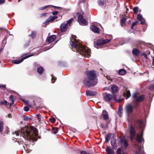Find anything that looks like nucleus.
<instances>
[{
  "mask_svg": "<svg viewBox=\"0 0 154 154\" xmlns=\"http://www.w3.org/2000/svg\"><path fill=\"white\" fill-rule=\"evenodd\" d=\"M75 35H72L70 44L72 47L73 51L80 52L86 58H88L90 56L91 50L88 48L84 46L76 38Z\"/></svg>",
  "mask_w": 154,
  "mask_h": 154,
  "instance_id": "obj_1",
  "label": "nucleus"
},
{
  "mask_svg": "<svg viewBox=\"0 0 154 154\" xmlns=\"http://www.w3.org/2000/svg\"><path fill=\"white\" fill-rule=\"evenodd\" d=\"M87 74L88 78L85 79L84 80V84L88 87L95 85L97 83V81L94 80L96 77L95 71H88L87 72Z\"/></svg>",
  "mask_w": 154,
  "mask_h": 154,
  "instance_id": "obj_2",
  "label": "nucleus"
},
{
  "mask_svg": "<svg viewBox=\"0 0 154 154\" xmlns=\"http://www.w3.org/2000/svg\"><path fill=\"white\" fill-rule=\"evenodd\" d=\"M12 134H15L16 137L18 136L20 134H21L22 137L27 140H28L29 139H31L33 137L32 136V133L29 132V129H27V127H25L24 128L22 129L21 131H15L14 132L12 133Z\"/></svg>",
  "mask_w": 154,
  "mask_h": 154,
  "instance_id": "obj_3",
  "label": "nucleus"
},
{
  "mask_svg": "<svg viewBox=\"0 0 154 154\" xmlns=\"http://www.w3.org/2000/svg\"><path fill=\"white\" fill-rule=\"evenodd\" d=\"M137 123L139 125L140 127L142 128V132L141 134L140 135L138 134L136 136V140L137 141L139 142H141L143 140V128L144 127V124L143 123L142 121L141 120H138L137 121Z\"/></svg>",
  "mask_w": 154,
  "mask_h": 154,
  "instance_id": "obj_4",
  "label": "nucleus"
},
{
  "mask_svg": "<svg viewBox=\"0 0 154 154\" xmlns=\"http://www.w3.org/2000/svg\"><path fill=\"white\" fill-rule=\"evenodd\" d=\"M103 97L105 100L107 102H109L113 100V96L115 95V94H111L106 93H104L103 94Z\"/></svg>",
  "mask_w": 154,
  "mask_h": 154,
  "instance_id": "obj_5",
  "label": "nucleus"
},
{
  "mask_svg": "<svg viewBox=\"0 0 154 154\" xmlns=\"http://www.w3.org/2000/svg\"><path fill=\"white\" fill-rule=\"evenodd\" d=\"M133 97L134 100L137 102L141 101L144 99V96L143 95L137 96V93H135L133 95Z\"/></svg>",
  "mask_w": 154,
  "mask_h": 154,
  "instance_id": "obj_6",
  "label": "nucleus"
},
{
  "mask_svg": "<svg viewBox=\"0 0 154 154\" xmlns=\"http://www.w3.org/2000/svg\"><path fill=\"white\" fill-rule=\"evenodd\" d=\"M77 16L78 18V20H80L82 24V25H86L88 23L86 20L83 17L82 15L80 13L77 14Z\"/></svg>",
  "mask_w": 154,
  "mask_h": 154,
  "instance_id": "obj_7",
  "label": "nucleus"
},
{
  "mask_svg": "<svg viewBox=\"0 0 154 154\" xmlns=\"http://www.w3.org/2000/svg\"><path fill=\"white\" fill-rule=\"evenodd\" d=\"M111 39H106L105 40L99 39L97 41V45L98 46H100L109 42Z\"/></svg>",
  "mask_w": 154,
  "mask_h": 154,
  "instance_id": "obj_8",
  "label": "nucleus"
},
{
  "mask_svg": "<svg viewBox=\"0 0 154 154\" xmlns=\"http://www.w3.org/2000/svg\"><path fill=\"white\" fill-rule=\"evenodd\" d=\"M33 56V55L32 54H30L29 55L26 56L24 57H23V58H21V59L18 60H13L12 61V63H13L15 64H18L19 63H21L24 60L26 59L29 57H30L31 56Z\"/></svg>",
  "mask_w": 154,
  "mask_h": 154,
  "instance_id": "obj_9",
  "label": "nucleus"
},
{
  "mask_svg": "<svg viewBox=\"0 0 154 154\" xmlns=\"http://www.w3.org/2000/svg\"><path fill=\"white\" fill-rule=\"evenodd\" d=\"M57 18L58 17L56 16H51L46 20V21L43 23V24L46 25L49 22H53L55 20L57 19Z\"/></svg>",
  "mask_w": 154,
  "mask_h": 154,
  "instance_id": "obj_10",
  "label": "nucleus"
},
{
  "mask_svg": "<svg viewBox=\"0 0 154 154\" xmlns=\"http://www.w3.org/2000/svg\"><path fill=\"white\" fill-rule=\"evenodd\" d=\"M130 133L131 135L130 139L131 140H133V138L134 137L136 133L135 128L132 126H131V127Z\"/></svg>",
  "mask_w": 154,
  "mask_h": 154,
  "instance_id": "obj_11",
  "label": "nucleus"
},
{
  "mask_svg": "<svg viewBox=\"0 0 154 154\" xmlns=\"http://www.w3.org/2000/svg\"><path fill=\"white\" fill-rule=\"evenodd\" d=\"M133 107L130 104H127L125 107V109L128 115L131 113L133 111Z\"/></svg>",
  "mask_w": 154,
  "mask_h": 154,
  "instance_id": "obj_12",
  "label": "nucleus"
},
{
  "mask_svg": "<svg viewBox=\"0 0 154 154\" xmlns=\"http://www.w3.org/2000/svg\"><path fill=\"white\" fill-rule=\"evenodd\" d=\"M56 38V35H51V36L47 37V41L49 44L53 42Z\"/></svg>",
  "mask_w": 154,
  "mask_h": 154,
  "instance_id": "obj_13",
  "label": "nucleus"
},
{
  "mask_svg": "<svg viewBox=\"0 0 154 154\" xmlns=\"http://www.w3.org/2000/svg\"><path fill=\"white\" fill-rule=\"evenodd\" d=\"M91 29L94 32L99 33V29L97 26L94 25H91L90 27Z\"/></svg>",
  "mask_w": 154,
  "mask_h": 154,
  "instance_id": "obj_14",
  "label": "nucleus"
},
{
  "mask_svg": "<svg viewBox=\"0 0 154 154\" xmlns=\"http://www.w3.org/2000/svg\"><path fill=\"white\" fill-rule=\"evenodd\" d=\"M122 146H125V148L128 146L127 140L124 138H123L120 140Z\"/></svg>",
  "mask_w": 154,
  "mask_h": 154,
  "instance_id": "obj_15",
  "label": "nucleus"
},
{
  "mask_svg": "<svg viewBox=\"0 0 154 154\" xmlns=\"http://www.w3.org/2000/svg\"><path fill=\"white\" fill-rule=\"evenodd\" d=\"M112 137H113V136H112ZM111 143L112 148L113 149L116 148L117 146L116 144V139H115V138L113 137V138L112 139H111Z\"/></svg>",
  "mask_w": 154,
  "mask_h": 154,
  "instance_id": "obj_16",
  "label": "nucleus"
},
{
  "mask_svg": "<svg viewBox=\"0 0 154 154\" xmlns=\"http://www.w3.org/2000/svg\"><path fill=\"white\" fill-rule=\"evenodd\" d=\"M68 25L66 23L62 24L60 26L61 31L62 32L66 31L67 29Z\"/></svg>",
  "mask_w": 154,
  "mask_h": 154,
  "instance_id": "obj_17",
  "label": "nucleus"
},
{
  "mask_svg": "<svg viewBox=\"0 0 154 154\" xmlns=\"http://www.w3.org/2000/svg\"><path fill=\"white\" fill-rule=\"evenodd\" d=\"M86 93L87 95L91 96H94L97 94L96 92L90 91H87Z\"/></svg>",
  "mask_w": 154,
  "mask_h": 154,
  "instance_id": "obj_18",
  "label": "nucleus"
},
{
  "mask_svg": "<svg viewBox=\"0 0 154 154\" xmlns=\"http://www.w3.org/2000/svg\"><path fill=\"white\" fill-rule=\"evenodd\" d=\"M102 115L103 116L104 119L105 120H107L109 118L108 112L106 110H103V111Z\"/></svg>",
  "mask_w": 154,
  "mask_h": 154,
  "instance_id": "obj_19",
  "label": "nucleus"
},
{
  "mask_svg": "<svg viewBox=\"0 0 154 154\" xmlns=\"http://www.w3.org/2000/svg\"><path fill=\"white\" fill-rule=\"evenodd\" d=\"M140 51L137 48H134L132 51L133 54L136 56H138L140 54Z\"/></svg>",
  "mask_w": 154,
  "mask_h": 154,
  "instance_id": "obj_20",
  "label": "nucleus"
},
{
  "mask_svg": "<svg viewBox=\"0 0 154 154\" xmlns=\"http://www.w3.org/2000/svg\"><path fill=\"white\" fill-rule=\"evenodd\" d=\"M106 151L108 154H114V151L111 149L108 146L106 149Z\"/></svg>",
  "mask_w": 154,
  "mask_h": 154,
  "instance_id": "obj_21",
  "label": "nucleus"
},
{
  "mask_svg": "<svg viewBox=\"0 0 154 154\" xmlns=\"http://www.w3.org/2000/svg\"><path fill=\"white\" fill-rule=\"evenodd\" d=\"M111 89L112 92L115 93L118 90L119 87L116 85H113L111 87Z\"/></svg>",
  "mask_w": 154,
  "mask_h": 154,
  "instance_id": "obj_22",
  "label": "nucleus"
},
{
  "mask_svg": "<svg viewBox=\"0 0 154 154\" xmlns=\"http://www.w3.org/2000/svg\"><path fill=\"white\" fill-rule=\"evenodd\" d=\"M124 94L125 95L127 96V99L129 98L131 96L130 91L129 90H127L124 93Z\"/></svg>",
  "mask_w": 154,
  "mask_h": 154,
  "instance_id": "obj_23",
  "label": "nucleus"
},
{
  "mask_svg": "<svg viewBox=\"0 0 154 154\" xmlns=\"http://www.w3.org/2000/svg\"><path fill=\"white\" fill-rule=\"evenodd\" d=\"M123 110L121 107H119V108L118 113V115L120 117H122V116L123 112Z\"/></svg>",
  "mask_w": 154,
  "mask_h": 154,
  "instance_id": "obj_24",
  "label": "nucleus"
},
{
  "mask_svg": "<svg viewBox=\"0 0 154 154\" xmlns=\"http://www.w3.org/2000/svg\"><path fill=\"white\" fill-rule=\"evenodd\" d=\"M119 74L121 75H124L126 73V71L124 69H122L119 70Z\"/></svg>",
  "mask_w": 154,
  "mask_h": 154,
  "instance_id": "obj_25",
  "label": "nucleus"
},
{
  "mask_svg": "<svg viewBox=\"0 0 154 154\" xmlns=\"http://www.w3.org/2000/svg\"><path fill=\"white\" fill-rule=\"evenodd\" d=\"M126 19V18L123 17L121 20L120 23L122 26H123L125 25Z\"/></svg>",
  "mask_w": 154,
  "mask_h": 154,
  "instance_id": "obj_26",
  "label": "nucleus"
},
{
  "mask_svg": "<svg viewBox=\"0 0 154 154\" xmlns=\"http://www.w3.org/2000/svg\"><path fill=\"white\" fill-rule=\"evenodd\" d=\"M43 71V68L42 67L38 68L37 70V71L39 74H42Z\"/></svg>",
  "mask_w": 154,
  "mask_h": 154,
  "instance_id": "obj_27",
  "label": "nucleus"
},
{
  "mask_svg": "<svg viewBox=\"0 0 154 154\" xmlns=\"http://www.w3.org/2000/svg\"><path fill=\"white\" fill-rule=\"evenodd\" d=\"M113 100L118 103H120L122 100V99H121L117 100L116 99V94H115V95L113 96Z\"/></svg>",
  "mask_w": 154,
  "mask_h": 154,
  "instance_id": "obj_28",
  "label": "nucleus"
},
{
  "mask_svg": "<svg viewBox=\"0 0 154 154\" xmlns=\"http://www.w3.org/2000/svg\"><path fill=\"white\" fill-rule=\"evenodd\" d=\"M137 18V19L140 21H141L143 19V18L142 15L140 14L138 15Z\"/></svg>",
  "mask_w": 154,
  "mask_h": 154,
  "instance_id": "obj_29",
  "label": "nucleus"
},
{
  "mask_svg": "<svg viewBox=\"0 0 154 154\" xmlns=\"http://www.w3.org/2000/svg\"><path fill=\"white\" fill-rule=\"evenodd\" d=\"M138 8L137 7H134L133 9V11L135 14H136L138 13Z\"/></svg>",
  "mask_w": 154,
  "mask_h": 154,
  "instance_id": "obj_30",
  "label": "nucleus"
},
{
  "mask_svg": "<svg viewBox=\"0 0 154 154\" xmlns=\"http://www.w3.org/2000/svg\"><path fill=\"white\" fill-rule=\"evenodd\" d=\"M117 154H123L120 148H119L117 150Z\"/></svg>",
  "mask_w": 154,
  "mask_h": 154,
  "instance_id": "obj_31",
  "label": "nucleus"
},
{
  "mask_svg": "<svg viewBox=\"0 0 154 154\" xmlns=\"http://www.w3.org/2000/svg\"><path fill=\"white\" fill-rule=\"evenodd\" d=\"M1 104L2 105L4 104L5 105V106H6L8 105V103L7 102V101L4 100L3 101H2L1 102Z\"/></svg>",
  "mask_w": 154,
  "mask_h": 154,
  "instance_id": "obj_32",
  "label": "nucleus"
},
{
  "mask_svg": "<svg viewBox=\"0 0 154 154\" xmlns=\"http://www.w3.org/2000/svg\"><path fill=\"white\" fill-rule=\"evenodd\" d=\"M50 6H51V5H47V6H44L40 8L39 10H44Z\"/></svg>",
  "mask_w": 154,
  "mask_h": 154,
  "instance_id": "obj_33",
  "label": "nucleus"
},
{
  "mask_svg": "<svg viewBox=\"0 0 154 154\" xmlns=\"http://www.w3.org/2000/svg\"><path fill=\"white\" fill-rule=\"evenodd\" d=\"M36 35V32H32L31 34L30 35V36L32 37V38H34L35 37V36Z\"/></svg>",
  "mask_w": 154,
  "mask_h": 154,
  "instance_id": "obj_34",
  "label": "nucleus"
},
{
  "mask_svg": "<svg viewBox=\"0 0 154 154\" xmlns=\"http://www.w3.org/2000/svg\"><path fill=\"white\" fill-rule=\"evenodd\" d=\"M58 128H53V131L55 134H56Z\"/></svg>",
  "mask_w": 154,
  "mask_h": 154,
  "instance_id": "obj_35",
  "label": "nucleus"
},
{
  "mask_svg": "<svg viewBox=\"0 0 154 154\" xmlns=\"http://www.w3.org/2000/svg\"><path fill=\"white\" fill-rule=\"evenodd\" d=\"M73 20V18H71L67 21V23L69 25V26H71L70 23H71L72 21Z\"/></svg>",
  "mask_w": 154,
  "mask_h": 154,
  "instance_id": "obj_36",
  "label": "nucleus"
},
{
  "mask_svg": "<svg viewBox=\"0 0 154 154\" xmlns=\"http://www.w3.org/2000/svg\"><path fill=\"white\" fill-rule=\"evenodd\" d=\"M149 89L150 90H154V84L152 85L149 87Z\"/></svg>",
  "mask_w": 154,
  "mask_h": 154,
  "instance_id": "obj_37",
  "label": "nucleus"
},
{
  "mask_svg": "<svg viewBox=\"0 0 154 154\" xmlns=\"http://www.w3.org/2000/svg\"><path fill=\"white\" fill-rule=\"evenodd\" d=\"M10 98L11 100L12 101V103H10V106H11L13 104V103L14 102V100H14L13 97L11 95V96H10Z\"/></svg>",
  "mask_w": 154,
  "mask_h": 154,
  "instance_id": "obj_38",
  "label": "nucleus"
},
{
  "mask_svg": "<svg viewBox=\"0 0 154 154\" xmlns=\"http://www.w3.org/2000/svg\"><path fill=\"white\" fill-rule=\"evenodd\" d=\"M3 128V125L2 122H0V133L2 132Z\"/></svg>",
  "mask_w": 154,
  "mask_h": 154,
  "instance_id": "obj_39",
  "label": "nucleus"
},
{
  "mask_svg": "<svg viewBox=\"0 0 154 154\" xmlns=\"http://www.w3.org/2000/svg\"><path fill=\"white\" fill-rule=\"evenodd\" d=\"M138 23V21H136L134 23H132V26H131V28L132 29H133V27L135 26V25H136Z\"/></svg>",
  "mask_w": 154,
  "mask_h": 154,
  "instance_id": "obj_40",
  "label": "nucleus"
},
{
  "mask_svg": "<svg viewBox=\"0 0 154 154\" xmlns=\"http://www.w3.org/2000/svg\"><path fill=\"white\" fill-rule=\"evenodd\" d=\"M98 4L99 5L102 6L104 4V2L101 0H100L98 2Z\"/></svg>",
  "mask_w": 154,
  "mask_h": 154,
  "instance_id": "obj_41",
  "label": "nucleus"
},
{
  "mask_svg": "<svg viewBox=\"0 0 154 154\" xmlns=\"http://www.w3.org/2000/svg\"><path fill=\"white\" fill-rule=\"evenodd\" d=\"M112 134H109L107 136H106L105 137V139H110V137Z\"/></svg>",
  "mask_w": 154,
  "mask_h": 154,
  "instance_id": "obj_42",
  "label": "nucleus"
},
{
  "mask_svg": "<svg viewBox=\"0 0 154 154\" xmlns=\"http://www.w3.org/2000/svg\"><path fill=\"white\" fill-rule=\"evenodd\" d=\"M56 79V78H55L54 77H52V79H51V82L52 83H54V82L55 80Z\"/></svg>",
  "mask_w": 154,
  "mask_h": 154,
  "instance_id": "obj_43",
  "label": "nucleus"
},
{
  "mask_svg": "<svg viewBox=\"0 0 154 154\" xmlns=\"http://www.w3.org/2000/svg\"><path fill=\"white\" fill-rule=\"evenodd\" d=\"M50 121L52 123H54L55 122V119L54 118H52L50 119Z\"/></svg>",
  "mask_w": 154,
  "mask_h": 154,
  "instance_id": "obj_44",
  "label": "nucleus"
},
{
  "mask_svg": "<svg viewBox=\"0 0 154 154\" xmlns=\"http://www.w3.org/2000/svg\"><path fill=\"white\" fill-rule=\"evenodd\" d=\"M36 118L39 121H40V115L39 114L36 115Z\"/></svg>",
  "mask_w": 154,
  "mask_h": 154,
  "instance_id": "obj_45",
  "label": "nucleus"
},
{
  "mask_svg": "<svg viewBox=\"0 0 154 154\" xmlns=\"http://www.w3.org/2000/svg\"><path fill=\"white\" fill-rule=\"evenodd\" d=\"M79 152L81 154H88V152H86L85 151H80Z\"/></svg>",
  "mask_w": 154,
  "mask_h": 154,
  "instance_id": "obj_46",
  "label": "nucleus"
},
{
  "mask_svg": "<svg viewBox=\"0 0 154 154\" xmlns=\"http://www.w3.org/2000/svg\"><path fill=\"white\" fill-rule=\"evenodd\" d=\"M51 6H52V7H54V8L58 9H59V10H60L62 8H61L60 7H57V6H54V5H51Z\"/></svg>",
  "mask_w": 154,
  "mask_h": 154,
  "instance_id": "obj_47",
  "label": "nucleus"
},
{
  "mask_svg": "<svg viewBox=\"0 0 154 154\" xmlns=\"http://www.w3.org/2000/svg\"><path fill=\"white\" fill-rule=\"evenodd\" d=\"M29 110V108L27 106H25L24 107V110L26 111H27Z\"/></svg>",
  "mask_w": 154,
  "mask_h": 154,
  "instance_id": "obj_48",
  "label": "nucleus"
},
{
  "mask_svg": "<svg viewBox=\"0 0 154 154\" xmlns=\"http://www.w3.org/2000/svg\"><path fill=\"white\" fill-rule=\"evenodd\" d=\"M58 13V12L57 11H54L52 12V14L53 15H56Z\"/></svg>",
  "mask_w": 154,
  "mask_h": 154,
  "instance_id": "obj_49",
  "label": "nucleus"
},
{
  "mask_svg": "<svg viewBox=\"0 0 154 154\" xmlns=\"http://www.w3.org/2000/svg\"><path fill=\"white\" fill-rule=\"evenodd\" d=\"M48 14L47 13H45L41 14V16L42 17H45L46 16V14Z\"/></svg>",
  "mask_w": 154,
  "mask_h": 154,
  "instance_id": "obj_50",
  "label": "nucleus"
},
{
  "mask_svg": "<svg viewBox=\"0 0 154 154\" xmlns=\"http://www.w3.org/2000/svg\"><path fill=\"white\" fill-rule=\"evenodd\" d=\"M141 22L140 23V24H144V23H145V21L144 20H142L141 21Z\"/></svg>",
  "mask_w": 154,
  "mask_h": 154,
  "instance_id": "obj_51",
  "label": "nucleus"
},
{
  "mask_svg": "<svg viewBox=\"0 0 154 154\" xmlns=\"http://www.w3.org/2000/svg\"><path fill=\"white\" fill-rule=\"evenodd\" d=\"M5 0H0V4L3 3L5 2Z\"/></svg>",
  "mask_w": 154,
  "mask_h": 154,
  "instance_id": "obj_52",
  "label": "nucleus"
},
{
  "mask_svg": "<svg viewBox=\"0 0 154 154\" xmlns=\"http://www.w3.org/2000/svg\"><path fill=\"white\" fill-rule=\"evenodd\" d=\"M26 148H27V149H26V148H25V146H23V147L24 148V150L26 151H27V145H26Z\"/></svg>",
  "mask_w": 154,
  "mask_h": 154,
  "instance_id": "obj_53",
  "label": "nucleus"
},
{
  "mask_svg": "<svg viewBox=\"0 0 154 154\" xmlns=\"http://www.w3.org/2000/svg\"><path fill=\"white\" fill-rule=\"evenodd\" d=\"M23 102H24V103H27L28 102V101L27 100L25 101L24 100H23Z\"/></svg>",
  "mask_w": 154,
  "mask_h": 154,
  "instance_id": "obj_54",
  "label": "nucleus"
},
{
  "mask_svg": "<svg viewBox=\"0 0 154 154\" xmlns=\"http://www.w3.org/2000/svg\"><path fill=\"white\" fill-rule=\"evenodd\" d=\"M105 140H106V141L107 142V143H108L109 142V139H105Z\"/></svg>",
  "mask_w": 154,
  "mask_h": 154,
  "instance_id": "obj_55",
  "label": "nucleus"
},
{
  "mask_svg": "<svg viewBox=\"0 0 154 154\" xmlns=\"http://www.w3.org/2000/svg\"><path fill=\"white\" fill-rule=\"evenodd\" d=\"M152 64L153 66H154V58L153 60Z\"/></svg>",
  "mask_w": 154,
  "mask_h": 154,
  "instance_id": "obj_56",
  "label": "nucleus"
},
{
  "mask_svg": "<svg viewBox=\"0 0 154 154\" xmlns=\"http://www.w3.org/2000/svg\"><path fill=\"white\" fill-rule=\"evenodd\" d=\"M85 0H81V1L82 2H84Z\"/></svg>",
  "mask_w": 154,
  "mask_h": 154,
  "instance_id": "obj_57",
  "label": "nucleus"
},
{
  "mask_svg": "<svg viewBox=\"0 0 154 154\" xmlns=\"http://www.w3.org/2000/svg\"><path fill=\"white\" fill-rule=\"evenodd\" d=\"M50 48H48L47 49H46V50H44V51H46L48 50V49H49Z\"/></svg>",
  "mask_w": 154,
  "mask_h": 154,
  "instance_id": "obj_58",
  "label": "nucleus"
},
{
  "mask_svg": "<svg viewBox=\"0 0 154 154\" xmlns=\"http://www.w3.org/2000/svg\"><path fill=\"white\" fill-rule=\"evenodd\" d=\"M109 77H107V79H108V80H110V79H109Z\"/></svg>",
  "mask_w": 154,
  "mask_h": 154,
  "instance_id": "obj_59",
  "label": "nucleus"
},
{
  "mask_svg": "<svg viewBox=\"0 0 154 154\" xmlns=\"http://www.w3.org/2000/svg\"><path fill=\"white\" fill-rule=\"evenodd\" d=\"M124 44V43H120V45H123V44Z\"/></svg>",
  "mask_w": 154,
  "mask_h": 154,
  "instance_id": "obj_60",
  "label": "nucleus"
},
{
  "mask_svg": "<svg viewBox=\"0 0 154 154\" xmlns=\"http://www.w3.org/2000/svg\"><path fill=\"white\" fill-rule=\"evenodd\" d=\"M138 149H140V146H138Z\"/></svg>",
  "mask_w": 154,
  "mask_h": 154,
  "instance_id": "obj_61",
  "label": "nucleus"
},
{
  "mask_svg": "<svg viewBox=\"0 0 154 154\" xmlns=\"http://www.w3.org/2000/svg\"><path fill=\"white\" fill-rule=\"evenodd\" d=\"M137 105H138V104H137V103H136V106H137Z\"/></svg>",
  "mask_w": 154,
  "mask_h": 154,
  "instance_id": "obj_62",
  "label": "nucleus"
},
{
  "mask_svg": "<svg viewBox=\"0 0 154 154\" xmlns=\"http://www.w3.org/2000/svg\"><path fill=\"white\" fill-rule=\"evenodd\" d=\"M37 131V129H36L35 130V132H36Z\"/></svg>",
  "mask_w": 154,
  "mask_h": 154,
  "instance_id": "obj_63",
  "label": "nucleus"
},
{
  "mask_svg": "<svg viewBox=\"0 0 154 154\" xmlns=\"http://www.w3.org/2000/svg\"><path fill=\"white\" fill-rule=\"evenodd\" d=\"M1 87V86L0 85V88Z\"/></svg>",
  "mask_w": 154,
  "mask_h": 154,
  "instance_id": "obj_64",
  "label": "nucleus"
}]
</instances>
